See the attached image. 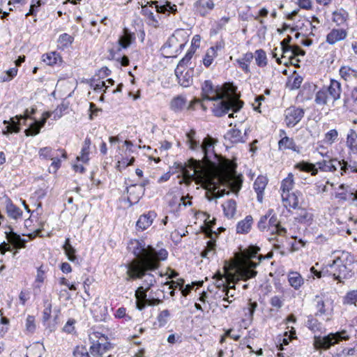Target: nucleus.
I'll list each match as a JSON object with an SVG mask.
<instances>
[{"label": "nucleus", "mask_w": 357, "mask_h": 357, "mask_svg": "<svg viewBox=\"0 0 357 357\" xmlns=\"http://www.w3.org/2000/svg\"><path fill=\"white\" fill-rule=\"evenodd\" d=\"M128 250L135 258L126 264L128 275L126 280L129 281L146 277L143 287L149 291L156 280L153 274L147 273L157 270L160 266V261L167 259L168 252L164 248L157 250L147 245L144 239H131L128 244Z\"/></svg>", "instance_id": "f257e3e1"}, {"label": "nucleus", "mask_w": 357, "mask_h": 357, "mask_svg": "<svg viewBox=\"0 0 357 357\" xmlns=\"http://www.w3.org/2000/svg\"><path fill=\"white\" fill-rule=\"evenodd\" d=\"M202 100L215 101L212 112L215 116L221 117L232 110L237 112L243 107L244 102L234 94L222 91L218 85L215 86L211 80H205L202 84Z\"/></svg>", "instance_id": "f03ea898"}, {"label": "nucleus", "mask_w": 357, "mask_h": 357, "mask_svg": "<svg viewBox=\"0 0 357 357\" xmlns=\"http://www.w3.org/2000/svg\"><path fill=\"white\" fill-rule=\"evenodd\" d=\"M187 167L193 171V174L190 175L192 178L196 175L202 180V187L206 190L205 197L208 201H212L213 197H209L211 192L215 193L220 188L218 180L220 178V171L228 169L229 168L222 169L218 164L216 166H211L205 164L202 160H197L191 158L187 162Z\"/></svg>", "instance_id": "7ed1b4c3"}, {"label": "nucleus", "mask_w": 357, "mask_h": 357, "mask_svg": "<svg viewBox=\"0 0 357 357\" xmlns=\"http://www.w3.org/2000/svg\"><path fill=\"white\" fill-rule=\"evenodd\" d=\"M215 143V139L209 135H207L203 139L200 145L202 152L204 154L203 160H202L205 164L213 167L218 164L222 169L229 168L231 165L229 160L215 152L214 145Z\"/></svg>", "instance_id": "20e7f679"}, {"label": "nucleus", "mask_w": 357, "mask_h": 357, "mask_svg": "<svg viewBox=\"0 0 357 357\" xmlns=\"http://www.w3.org/2000/svg\"><path fill=\"white\" fill-rule=\"evenodd\" d=\"M149 7H155V10L158 13L165 15L169 16L170 14H175L177 12V6L175 4H172L170 1H150L146 4L142 5L141 13L147 17L149 20V24L158 28L160 26V23L153 13L149 9Z\"/></svg>", "instance_id": "39448f33"}, {"label": "nucleus", "mask_w": 357, "mask_h": 357, "mask_svg": "<svg viewBox=\"0 0 357 357\" xmlns=\"http://www.w3.org/2000/svg\"><path fill=\"white\" fill-rule=\"evenodd\" d=\"M313 339V347L315 350L326 351L341 341L349 340V336L345 330H342L336 333H330L324 336L314 335Z\"/></svg>", "instance_id": "423d86ee"}, {"label": "nucleus", "mask_w": 357, "mask_h": 357, "mask_svg": "<svg viewBox=\"0 0 357 357\" xmlns=\"http://www.w3.org/2000/svg\"><path fill=\"white\" fill-rule=\"evenodd\" d=\"M324 156L329 158V160H324L317 162L316 165L302 161L296 165V168L303 172H310L312 176L317 174L318 169L322 172H335L337 171V158L331 159L327 154Z\"/></svg>", "instance_id": "0eeeda50"}, {"label": "nucleus", "mask_w": 357, "mask_h": 357, "mask_svg": "<svg viewBox=\"0 0 357 357\" xmlns=\"http://www.w3.org/2000/svg\"><path fill=\"white\" fill-rule=\"evenodd\" d=\"M351 258L352 257L349 253L342 252L340 257H336L333 263L328 265L335 280L342 282V280L351 276V270L347 267V262L349 261L351 263Z\"/></svg>", "instance_id": "6e6552de"}, {"label": "nucleus", "mask_w": 357, "mask_h": 357, "mask_svg": "<svg viewBox=\"0 0 357 357\" xmlns=\"http://www.w3.org/2000/svg\"><path fill=\"white\" fill-rule=\"evenodd\" d=\"M305 110L300 107L291 106L284 110V121L289 128L294 127L303 118Z\"/></svg>", "instance_id": "1a4fd4ad"}, {"label": "nucleus", "mask_w": 357, "mask_h": 357, "mask_svg": "<svg viewBox=\"0 0 357 357\" xmlns=\"http://www.w3.org/2000/svg\"><path fill=\"white\" fill-rule=\"evenodd\" d=\"M213 0H197L194 3V8L197 13L204 17L214 8Z\"/></svg>", "instance_id": "9d476101"}, {"label": "nucleus", "mask_w": 357, "mask_h": 357, "mask_svg": "<svg viewBox=\"0 0 357 357\" xmlns=\"http://www.w3.org/2000/svg\"><path fill=\"white\" fill-rule=\"evenodd\" d=\"M347 31L344 29H333L327 35L326 42L330 45L344 40L347 36Z\"/></svg>", "instance_id": "9b49d317"}, {"label": "nucleus", "mask_w": 357, "mask_h": 357, "mask_svg": "<svg viewBox=\"0 0 357 357\" xmlns=\"http://www.w3.org/2000/svg\"><path fill=\"white\" fill-rule=\"evenodd\" d=\"M268 218V225L271 233L276 234L281 236H284L287 233V229L280 225L277 216L272 213Z\"/></svg>", "instance_id": "f8f14e48"}, {"label": "nucleus", "mask_w": 357, "mask_h": 357, "mask_svg": "<svg viewBox=\"0 0 357 357\" xmlns=\"http://www.w3.org/2000/svg\"><path fill=\"white\" fill-rule=\"evenodd\" d=\"M326 91L328 95L333 100L336 101L340 98L342 92L341 84L338 81L331 79L328 86L326 87Z\"/></svg>", "instance_id": "ddd939ff"}, {"label": "nucleus", "mask_w": 357, "mask_h": 357, "mask_svg": "<svg viewBox=\"0 0 357 357\" xmlns=\"http://www.w3.org/2000/svg\"><path fill=\"white\" fill-rule=\"evenodd\" d=\"M10 229H12L10 228ZM6 238L7 240L17 249L24 248L26 247V244L27 241L24 238H21V236L17 233L14 232L11 230L9 232L6 231Z\"/></svg>", "instance_id": "4468645a"}, {"label": "nucleus", "mask_w": 357, "mask_h": 357, "mask_svg": "<svg viewBox=\"0 0 357 357\" xmlns=\"http://www.w3.org/2000/svg\"><path fill=\"white\" fill-rule=\"evenodd\" d=\"M155 218V213L153 211H149L146 214L140 215L136 223L137 229L141 231L146 229L152 224Z\"/></svg>", "instance_id": "2eb2a0df"}, {"label": "nucleus", "mask_w": 357, "mask_h": 357, "mask_svg": "<svg viewBox=\"0 0 357 357\" xmlns=\"http://www.w3.org/2000/svg\"><path fill=\"white\" fill-rule=\"evenodd\" d=\"M314 302L315 303V306L317 308V312L315 313L314 316L319 317L327 314V306L330 303V301L328 298H324V296L317 295L315 296Z\"/></svg>", "instance_id": "dca6fc26"}, {"label": "nucleus", "mask_w": 357, "mask_h": 357, "mask_svg": "<svg viewBox=\"0 0 357 357\" xmlns=\"http://www.w3.org/2000/svg\"><path fill=\"white\" fill-rule=\"evenodd\" d=\"M254 54L252 52H247L236 60L238 66L245 73H250V63L252 61Z\"/></svg>", "instance_id": "f3484780"}, {"label": "nucleus", "mask_w": 357, "mask_h": 357, "mask_svg": "<svg viewBox=\"0 0 357 357\" xmlns=\"http://www.w3.org/2000/svg\"><path fill=\"white\" fill-rule=\"evenodd\" d=\"M135 40V34L130 31L128 28H124L123 35L119 37V45L122 48H128Z\"/></svg>", "instance_id": "a211bd4d"}, {"label": "nucleus", "mask_w": 357, "mask_h": 357, "mask_svg": "<svg viewBox=\"0 0 357 357\" xmlns=\"http://www.w3.org/2000/svg\"><path fill=\"white\" fill-rule=\"evenodd\" d=\"M296 213V216L294 218L295 220L301 224L310 225L313 220L312 213L308 212L304 208H298Z\"/></svg>", "instance_id": "6ab92c4d"}, {"label": "nucleus", "mask_w": 357, "mask_h": 357, "mask_svg": "<svg viewBox=\"0 0 357 357\" xmlns=\"http://www.w3.org/2000/svg\"><path fill=\"white\" fill-rule=\"evenodd\" d=\"M306 326L313 333H325L326 328L313 315H309L306 321Z\"/></svg>", "instance_id": "aec40b11"}, {"label": "nucleus", "mask_w": 357, "mask_h": 357, "mask_svg": "<svg viewBox=\"0 0 357 357\" xmlns=\"http://www.w3.org/2000/svg\"><path fill=\"white\" fill-rule=\"evenodd\" d=\"M332 15L333 22L338 26L344 24L349 19L348 12L342 8L333 11Z\"/></svg>", "instance_id": "412c9836"}, {"label": "nucleus", "mask_w": 357, "mask_h": 357, "mask_svg": "<svg viewBox=\"0 0 357 357\" xmlns=\"http://www.w3.org/2000/svg\"><path fill=\"white\" fill-rule=\"evenodd\" d=\"M192 73L193 69L190 68L183 74V70L181 69V75L178 73H175V75L178 80V83L183 87H188L192 84Z\"/></svg>", "instance_id": "4be33fe9"}, {"label": "nucleus", "mask_w": 357, "mask_h": 357, "mask_svg": "<svg viewBox=\"0 0 357 357\" xmlns=\"http://www.w3.org/2000/svg\"><path fill=\"white\" fill-rule=\"evenodd\" d=\"M187 99L183 96L174 97L170 102V108L175 112H181L186 107Z\"/></svg>", "instance_id": "5701e85b"}, {"label": "nucleus", "mask_w": 357, "mask_h": 357, "mask_svg": "<svg viewBox=\"0 0 357 357\" xmlns=\"http://www.w3.org/2000/svg\"><path fill=\"white\" fill-rule=\"evenodd\" d=\"M260 251V248L257 245H250L243 250V255L245 259H253L257 258L259 262L264 259L265 257L263 255H257Z\"/></svg>", "instance_id": "b1692460"}, {"label": "nucleus", "mask_w": 357, "mask_h": 357, "mask_svg": "<svg viewBox=\"0 0 357 357\" xmlns=\"http://www.w3.org/2000/svg\"><path fill=\"white\" fill-rule=\"evenodd\" d=\"M253 222L251 215H247L244 220L238 222L236 225V232L238 234H247L250 231Z\"/></svg>", "instance_id": "393cba45"}, {"label": "nucleus", "mask_w": 357, "mask_h": 357, "mask_svg": "<svg viewBox=\"0 0 357 357\" xmlns=\"http://www.w3.org/2000/svg\"><path fill=\"white\" fill-rule=\"evenodd\" d=\"M63 249L68 259L73 262L78 264V258L76 256V250L74 247L70 244V238H66L64 245H63Z\"/></svg>", "instance_id": "a878e982"}, {"label": "nucleus", "mask_w": 357, "mask_h": 357, "mask_svg": "<svg viewBox=\"0 0 357 357\" xmlns=\"http://www.w3.org/2000/svg\"><path fill=\"white\" fill-rule=\"evenodd\" d=\"M296 338V331L294 328H291L289 331L284 332V334L278 338V342L280 344V346H278L279 350H283V346L288 345L290 341Z\"/></svg>", "instance_id": "bb28decb"}, {"label": "nucleus", "mask_w": 357, "mask_h": 357, "mask_svg": "<svg viewBox=\"0 0 357 357\" xmlns=\"http://www.w3.org/2000/svg\"><path fill=\"white\" fill-rule=\"evenodd\" d=\"M6 212L8 215L14 220H17L22 215V211L15 205L10 199L6 203Z\"/></svg>", "instance_id": "cd10ccee"}, {"label": "nucleus", "mask_w": 357, "mask_h": 357, "mask_svg": "<svg viewBox=\"0 0 357 357\" xmlns=\"http://www.w3.org/2000/svg\"><path fill=\"white\" fill-rule=\"evenodd\" d=\"M3 123L6 125L5 128L2 130V133L4 135H8L13 132L17 133L20 131V123L18 121L11 119L10 121L4 120Z\"/></svg>", "instance_id": "c85d7f7f"}, {"label": "nucleus", "mask_w": 357, "mask_h": 357, "mask_svg": "<svg viewBox=\"0 0 357 357\" xmlns=\"http://www.w3.org/2000/svg\"><path fill=\"white\" fill-rule=\"evenodd\" d=\"M46 271H47V268L43 265H41L37 269V275H36V278L35 280V284H34V288H33L35 294H38L40 291V284L43 283V282L45 279Z\"/></svg>", "instance_id": "c756f323"}, {"label": "nucleus", "mask_w": 357, "mask_h": 357, "mask_svg": "<svg viewBox=\"0 0 357 357\" xmlns=\"http://www.w3.org/2000/svg\"><path fill=\"white\" fill-rule=\"evenodd\" d=\"M279 149H291L294 151L299 152L293 138L284 136L278 142Z\"/></svg>", "instance_id": "7c9ffc66"}, {"label": "nucleus", "mask_w": 357, "mask_h": 357, "mask_svg": "<svg viewBox=\"0 0 357 357\" xmlns=\"http://www.w3.org/2000/svg\"><path fill=\"white\" fill-rule=\"evenodd\" d=\"M224 214L228 218H231L236 213V202L235 200L231 199L226 203L222 204Z\"/></svg>", "instance_id": "2f4dec72"}, {"label": "nucleus", "mask_w": 357, "mask_h": 357, "mask_svg": "<svg viewBox=\"0 0 357 357\" xmlns=\"http://www.w3.org/2000/svg\"><path fill=\"white\" fill-rule=\"evenodd\" d=\"M347 144L354 153H357V133L350 129L347 136Z\"/></svg>", "instance_id": "473e14b6"}, {"label": "nucleus", "mask_w": 357, "mask_h": 357, "mask_svg": "<svg viewBox=\"0 0 357 357\" xmlns=\"http://www.w3.org/2000/svg\"><path fill=\"white\" fill-rule=\"evenodd\" d=\"M289 284L295 289H298L303 284V279L297 272H291L288 277Z\"/></svg>", "instance_id": "72a5a7b5"}, {"label": "nucleus", "mask_w": 357, "mask_h": 357, "mask_svg": "<svg viewBox=\"0 0 357 357\" xmlns=\"http://www.w3.org/2000/svg\"><path fill=\"white\" fill-rule=\"evenodd\" d=\"M225 138L229 139L231 143L245 142V140L243 139L241 132L238 129L234 128L229 130L225 135Z\"/></svg>", "instance_id": "f704fd0d"}, {"label": "nucleus", "mask_w": 357, "mask_h": 357, "mask_svg": "<svg viewBox=\"0 0 357 357\" xmlns=\"http://www.w3.org/2000/svg\"><path fill=\"white\" fill-rule=\"evenodd\" d=\"M340 75L345 81H348L351 78L357 77V70H354L349 66H342L340 69Z\"/></svg>", "instance_id": "c9c22d12"}, {"label": "nucleus", "mask_w": 357, "mask_h": 357, "mask_svg": "<svg viewBox=\"0 0 357 357\" xmlns=\"http://www.w3.org/2000/svg\"><path fill=\"white\" fill-rule=\"evenodd\" d=\"M328 95L326 91V87L319 89L315 94L314 102L318 105H325L328 102Z\"/></svg>", "instance_id": "e433bc0d"}, {"label": "nucleus", "mask_w": 357, "mask_h": 357, "mask_svg": "<svg viewBox=\"0 0 357 357\" xmlns=\"http://www.w3.org/2000/svg\"><path fill=\"white\" fill-rule=\"evenodd\" d=\"M194 54V50H189L188 51L185 56L178 62L175 69V73H178L180 75H181V69L190 62Z\"/></svg>", "instance_id": "4c0bfd02"}, {"label": "nucleus", "mask_w": 357, "mask_h": 357, "mask_svg": "<svg viewBox=\"0 0 357 357\" xmlns=\"http://www.w3.org/2000/svg\"><path fill=\"white\" fill-rule=\"evenodd\" d=\"M61 56L55 52H52L50 53L43 55V61L49 66L56 64L57 62L59 61H61Z\"/></svg>", "instance_id": "58836bf2"}, {"label": "nucleus", "mask_w": 357, "mask_h": 357, "mask_svg": "<svg viewBox=\"0 0 357 357\" xmlns=\"http://www.w3.org/2000/svg\"><path fill=\"white\" fill-rule=\"evenodd\" d=\"M256 64L259 67H264L267 65V57L266 52L262 50H257L255 52Z\"/></svg>", "instance_id": "ea45409f"}, {"label": "nucleus", "mask_w": 357, "mask_h": 357, "mask_svg": "<svg viewBox=\"0 0 357 357\" xmlns=\"http://www.w3.org/2000/svg\"><path fill=\"white\" fill-rule=\"evenodd\" d=\"M257 274V271L255 270H251L248 267L242 266L238 272L239 278L244 281L255 278Z\"/></svg>", "instance_id": "a19ab883"}, {"label": "nucleus", "mask_w": 357, "mask_h": 357, "mask_svg": "<svg viewBox=\"0 0 357 357\" xmlns=\"http://www.w3.org/2000/svg\"><path fill=\"white\" fill-rule=\"evenodd\" d=\"M42 128L40 126V123L36 119L29 125V128L25 130L24 132L26 136H35L38 135Z\"/></svg>", "instance_id": "79ce46f5"}, {"label": "nucleus", "mask_w": 357, "mask_h": 357, "mask_svg": "<svg viewBox=\"0 0 357 357\" xmlns=\"http://www.w3.org/2000/svg\"><path fill=\"white\" fill-rule=\"evenodd\" d=\"M29 355L32 357H42L45 351V347L40 342H36L31 345L29 349Z\"/></svg>", "instance_id": "37998d69"}, {"label": "nucleus", "mask_w": 357, "mask_h": 357, "mask_svg": "<svg viewBox=\"0 0 357 357\" xmlns=\"http://www.w3.org/2000/svg\"><path fill=\"white\" fill-rule=\"evenodd\" d=\"M267 182L268 180L266 177L263 176H258L253 184V188L255 192H259V193L264 192Z\"/></svg>", "instance_id": "c03bdc74"}, {"label": "nucleus", "mask_w": 357, "mask_h": 357, "mask_svg": "<svg viewBox=\"0 0 357 357\" xmlns=\"http://www.w3.org/2000/svg\"><path fill=\"white\" fill-rule=\"evenodd\" d=\"M294 175L289 173L287 178L282 180L280 188L283 192H289L294 186Z\"/></svg>", "instance_id": "a18cd8bd"}, {"label": "nucleus", "mask_w": 357, "mask_h": 357, "mask_svg": "<svg viewBox=\"0 0 357 357\" xmlns=\"http://www.w3.org/2000/svg\"><path fill=\"white\" fill-rule=\"evenodd\" d=\"M215 56H216V48L214 47H210L208 50L204 58L203 59L204 65L206 68H208L211 65V63L213 61V58Z\"/></svg>", "instance_id": "49530a36"}, {"label": "nucleus", "mask_w": 357, "mask_h": 357, "mask_svg": "<svg viewBox=\"0 0 357 357\" xmlns=\"http://www.w3.org/2000/svg\"><path fill=\"white\" fill-rule=\"evenodd\" d=\"M289 53H291V54L289 56V59H295L296 63L300 61L299 59H296V56H303L305 55V51L297 45L292 46Z\"/></svg>", "instance_id": "de8ad7c7"}, {"label": "nucleus", "mask_w": 357, "mask_h": 357, "mask_svg": "<svg viewBox=\"0 0 357 357\" xmlns=\"http://www.w3.org/2000/svg\"><path fill=\"white\" fill-rule=\"evenodd\" d=\"M273 213V209H269L266 215H262L260 218V220L257 223V227L260 231H264L266 228L268 229V218Z\"/></svg>", "instance_id": "09e8293b"}, {"label": "nucleus", "mask_w": 357, "mask_h": 357, "mask_svg": "<svg viewBox=\"0 0 357 357\" xmlns=\"http://www.w3.org/2000/svg\"><path fill=\"white\" fill-rule=\"evenodd\" d=\"M207 237L211 238V240L208 241L206 243V245L204 249L208 251L212 256L215 255V248H216V242L215 239H213V232L212 231L208 234Z\"/></svg>", "instance_id": "8fccbe9b"}, {"label": "nucleus", "mask_w": 357, "mask_h": 357, "mask_svg": "<svg viewBox=\"0 0 357 357\" xmlns=\"http://www.w3.org/2000/svg\"><path fill=\"white\" fill-rule=\"evenodd\" d=\"M90 86L93 87V90L96 92L100 91L104 87L105 88L104 92H105L107 89V86L105 85V82L100 80V78L98 79L94 78L91 79Z\"/></svg>", "instance_id": "3c124183"}, {"label": "nucleus", "mask_w": 357, "mask_h": 357, "mask_svg": "<svg viewBox=\"0 0 357 357\" xmlns=\"http://www.w3.org/2000/svg\"><path fill=\"white\" fill-rule=\"evenodd\" d=\"M74 38L68 33L60 35L58 42L63 47H67L73 43Z\"/></svg>", "instance_id": "603ef678"}, {"label": "nucleus", "mask_w": 357, "mask_h": 357, "mask_svg": "<svg viewBox=\"0 0 357 357\" xmlns=\"http://www.w3.org/2000/svg\"><path fill=\"white\" fill-rule=\"evenodd\" d=\"M301 195V192L297 190L291 194L288 195V199L289 202V205L291 208L296 209L298 207V195Z\"/></svg>", "instance_id": "864d4df0"}, {"label": "nucleus", "mask_w": 357, "mask_h": 357, "mask_svg": "<svg viewBox=\"0 0 357 357\" xmlns=\"http://www.w3.org/2000/svg\"><path fill=\"white\" fill-rule=\"evenodd\" d=\"M89 351L93 357H102L103 351L102 350L101 343L97 342V343H93L90 347Z\"/></svg>", "instance_id": "5fc2aeb1"}, {"label": "nucleus", "mask_w": 357, "mask_h": 357, "mask_svg": "<svg viewBox=\"0 0 357 357\" xmlns=\"http://www.w3.org/2000/svg\"><path fill=\"white\" fill-rule=\"evenodd\" d=\"M170 317V312L168 310H164L160 312L157 317V320L160 326H164Z\"/></svg>", "instance_id": "6e6d98bb"}, {"label": "nucleus", "mask_w": 357, "mask_h": 357, "mask_svg": "<svg viewBox=\"0 0 357 357\" xmlns=\"http://www.w3.org/2000/svg\"><path fill=\"white\" fill-rule=\"evenodd\" d=\"M43 3L41 0H32L31 3L30 5L29 11L26 14V16L28 15H36L38 12L39 8Z\"/></svg>", "instance_id": "4d7b16f0"}, {"label": "nucleus", "mask_w": 357, "mask_h": 357, "mask_svg": "<svg viewBox=\"0 0 357 357\" xmlns=\"http://www.w3.org/2000/svg\"><path fill=\"white\" fill-rule=\"evenodd\" d=\"M291 40H292L291 36H287V38H285L280 42L281 49L282 51V54H284V56H285V54L289 53L290 50H291L292 46H291L289 45Z\"/></svg>", "instance_id": "13d9d810"}, {"label": "nucleus", "mask_w": 357, "mask_h": 357, "mask_svg": "<svg viewBox=\"0 0 357 357\" xmlns=\"http://www.w3.org/2000/svg\"><path fill=\"white\" fill-rule=\"evenodd\" d=\"M73 356L75 357H91L84 346H77L73 351Z\"/></svg>", "instance_id": "bf43d9fd"}, {"label": "nucleus", "mask_w": 357, "mask_h": 357, "mask_svg": "<svg viewBox=\"0 0 357 357\" xmlns=\"http://www.w3.org/2000/svg\"><path fill=\"white\" fill-rule=\"evenodd\" d=\"M52 148L50 146H46L41 148L39 150V155L40 158L43 159H51L53 160V154L52 153Z\"/></svg>", "instance_id": "052dcab7"}, {"label": "nucleus", "mask_w": 357, "mask_h": 357, "mask_svg": "<svg viewBox=\"0 0 357 357\" xmlns=\"http://www.w3.org/2000/svg\"><path fill=\"white\" fill-rule=\"evenodd\" d=\"M109 55L112 57V59H115L117 61H119L121 66H127L129 65L130 60L127 56L124 55L122 57H116V52L113 50H111L109 51Z\"/></svg>", "instance_id": "680f3d73"}, {"label": "nucleus", "mask_w": 357, "mask_h": 357, "mask_svg": "<svg viewBox=\"0 0 357 357\" xmlns=\"http://www.w3.org/2000/svg\"><path fill=\"white\" fill-rule=\"evenodd\" d=\"M357 302V290L349 291L344 297V303L354 304Z\"/></svg>", "instance_id": "e2e57ef3"}, {"label": "nucleus", "mask_w": 357, "mask_h": 357, "mask_svg": "<svg viewBox=\"0 0 357 357\" xmlns=\"http://www.w3.org/2000/svg\"><path fill=\"white\" fill-rule=\"evenodd\" d=\"M337 136H338L337 131L335 129H333L326 133L324 140L326 142L331 144L336 140Z\"/></svg>", "instance_id": "0e129e2a"}, {"label": "nucleus", "mask_w": 357, "mask_h": 357, "mask_svg": "<svg viewBox=\"0 0 357 357\" xmlns=\"http://www.w3.org/2000/svg\"><path fill=\"white\" fill-rule=\"evenodd\" d=\"M337 164L340 166L341 175L347 174L349 168V162L348 160L342 159L340 160H337Z\"/></svg>", "instance_id": "69168bd1"}, {"label": "nucleus", "mask_w": 357, "mask_h": 357, "mask_svg": "<svg viewBox=\"0 0 357 357\" xmlns=\"http://www.w3.org/2000/svg\"><path fill=\"white\" fill-rule=\"evenodd\" d=\"M17 68H11L6 71V75L1 77L3 82H8L11 80L14 77L17 75Z\"/></svg>", "instance_id": "338daca9"}, {"label": "nucleus", "mask_w": 357, "mask_h": 357, "mask_svg": "<svg viewBox=\"0 0 357 357\" xmlns=\"http://www.w3.org/2000/svg\"><path fill=\"white\" fill-rule=\"evenodd\" d=\"M148 291H146V289H144V287L143 286L139 287L136 289L135 293V298H138L139 299L147 301L146 298L148 297V296H147Z\"/></svg>", "instance_id": "774afa93"}]
</instances>
